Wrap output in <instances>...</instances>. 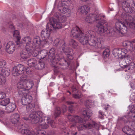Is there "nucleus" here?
Wrapping results in <instances>:
<instances>
[{
    "mask_svg": "<svg viewBox=\"0 0 135 135\" xmlns=\"http://www.w3.org/2000/svg\"><path fill=\"white\" fill-rule=\"evenodd\" d=\"M71 35L74 38H78L79 41L82 44H89L98 49L102 47L100 40L95 36V32L92 30H89L83 33L77 26L73 28L71 32Z\"/></svg>",
    "mask_w": 135,
    "mask_h": 135,
    "instance_id": "nucleus-1",
    "label": "nucleus"
},
{
    "mask_svg": "<svg viewBox=\"0 0 135 135\" xmlns=\"http://www.w3.org/2000/svg\"><path fill=\"white\" fill-rule=\"evenodd\" d=\"M67 118L69 120L72 122L74 123L70 124V127L71 130L73 128H75L76 126L77 123H82V124L79 125L78 127V129L79 131H81L86 129L84 126V122L82 118L79 116L77 115H72L68 114Z\"/></svg>",
    "mask_w": 135,
    "mask_h": 135,
    "instance_id": "nucleus-2",
    "label": "nucleus"
},
{
    "mask_svg": "<svg viewBox=\"0 0 135 135\" xmlns=\"http://www.w3.org/2000/svg\"><path fill=\"white\" fill-rule=\"evenodd\" d=\"M85 105L87 108L83 109L82 113V116L85 120H89L92 115L91 110L88 107L90 108L92 104L90 100H87L85 101Z\"/></svg>",
    "mask_w": 135,
    "mask_h": 135,
    "instance_id": "nucleus-3",
    "label": "nucleus"
},
{
    "mask_svg": "<svg viewBox=\"0 0 135 135\" xmlns=\"http://www.w3.org/2000/svg\"><path fill=\"white\" fill-rule=\"evenodd\" d=\"M122 8L126 12H135V3L133 0H127L122 3Z\"/></svg>",
    "mask_w": 135,
    "mask_h": 135,
    "instance_id": "nucleus-4",
    "label": "nucleus"
},
{
    "mask_svg": "<svg viewBox=\"0 0 135 135\" xmlns=\"http://www.w3.org/2000/svg\"><path fill=\"white\" fill-rule=\"evenodd\" d=\"M98 21L96 26L97 31L98 33L102 34L108 30V23L105 20H102V18Z\"/></svg>",
    "mask_w": 135,
    "mask_h": 135,
    "instance_id": "nucleus-5",
    "label": "nucleus"
},
{
    "mask_svg": "<svg viewBox=\"0 0 135 135\" xmlns=\"http://www.w3.org/2000/svg\"><path fill=\"white\" fill-rule=\"evenodd\" d=\"M28 69V68L26 69L23 65L19 64L14 66L12 70V74L14 76H17L19 74H22L25 70L28 74L30 73V71L29 72Z\"/></svg>",
    "mask_w": 135,
    "mask_h": 135,
    "instance_id": "nucleus-6",
    "label": "nucleus"
},
{
    "mask_svg": "<svg viewBox=\"0 0 135 135\" xmlns=\"http://www.w3.org/2000/svg\"><path fill=\"white\" fill-rule=\"evenodd\" d=\"M53 45L59 49L60 50L59 51L61 52V54H62V52L65 51V50L66 43L65 41L63 40H60L59 38H56L53 43Z\"/></svg>",
    "mask_w": 135,
    "mask_h": 135,
    "instance_id": "nucleus-7",
    "label": "nucleus"
},
{
    "mask_svg": "<svg viewBox=\"0 0 135 135\" xmlns=\"http://www.w3.org/2000/svg\"><path fill=\"white\" fill-rule=\"evenodd\" d=\"M43 116V113L41 112L38 111L37 113L32 114L30 115V120L32 123L36 124L39 122L40 119H42Z\"/></svg>",
    "mask_w": 135,
    "mask_h": 135,
    "instance_id": "nucleus-8",
    "label": "nucleus"
},
{
    "mask_svg": "<svg viewBox=\"0 0 135 135\" xmlns=\"http://www.w3.org/2000/svg\"><path fill=\"white\" fill-rule=\"evenodd\" d=\"M101 18V16L98 14H90L86 16L85 20L86 22L91 24L94 22L97 23L99 22L98 21Z\"/></svg>",
    "mask_w": 135,
    "mask_h": 135,
    "instance_id": "nucleus-9",
    "label": "nucleus"
},
{
    "mask_svg": "<svg viewBox=\"0 0 135 135\" xmlns=\"http://www.w3.org/2000/svg\"><path fill=\"white\" fill-rule=\"evenodd\" d=\"M83 118L84 120V123L85 128L86 129H89L93 128L98 129L100 127L99 124L97 123L95 121L92 120L90 122H87L85 121V120H85L84 118ZM90 119V118L89 120Z\"/></svg>",
    "mask_w": 135,
    "mask_h": 135,
    "instance_id": "nucleus-10",
    "label": "nucleus"
},
{
    "mask_svg": "<svg viewBox=\"0 0 135 135\" xmlns=\"http://www.w3.org/2000/svg\"><path fill=\"white\" fill-rule=\"evenodd\" d=\"M115 25V28L118 32L122 34H124L127 33V28L126 23L119 21L117 22Z\"/></svg>",
    "mask_w": 135,
    "mask_h": 135,
    "instance_id": "nucleus-11",
    "label": "nucleus"
},
{
    "mask_svg": "<svg viewBox=\"0 0 135 135\" xmlns=\"http://www.w3.org/2000/svg\"><path fill=\"white\" fill-rule=\"evenodd\" d=\"M56 52L55 49L54 48H52L49 50L48 58L50 60V61H54L55 60H59V54H60V53L58 51V53H56L55 55Z\"/></svg>",
    "mask_w": 135,
    "mask_h": 135,
    "instance_id": "nucleus-12",
    "label": "nucleus"
},
{
    "mask_svg": "<svg viewBox=\"0 0 135 135\" xmlns=\"http://www.w3.org/2000/svg\"><path fill=\"white\" fill-rule=\"evenodd\" d=\"M50 117H49L43 116L40 119L39 124L41 127L44 129H46L49 127L48 125Z\"/></svg>",
    "mask_w": 135,
    "mask_h": 135,
    "instance_id": "nucleus-13",
    "label": "nucleus"
},
{
    "mask_svg": "<svg viewBox=\"0 0 135 135\" xmlns=\"http://www.w3.org/2000/svg\"><path fill=\"white\" fill-rule=\"evenodd\" d=\"M32 53V51L31 48H26L22 51L20 53V56L21 58L24 60L29 57Z\"/></svg>",
    "mask_w": 135,
    "mask_h": 135,
    "instance_id": "nucleus-14",
    "label": "nucleus"
},
{
    "mask_svg": "<svg viewBox=\"0 0 135 135\" xmlns=\"http://www.w3.org/2000/svg\"><path fill=\"white\" fill-rule=\"evenodd\" d=\"M50 21L51 25L56 30L61 29L62 28V25L61 23L60 22L57 21L55 18H50Z\"/></svg>",
    "mask_w": 135,
    "mask_h": 135,
    "instance_id": "nucleus-15",
    "label": "nucleus"
},
{
    "mask_svg": "<svg viewBox=\"0 0 135 135\" xmlns=\"http://www.w3.org/2000/svg\"><path fill=\"white\" fill-rule=\"evenodd\" d=\"M15 44L12 41H9L7 44L6 50L7 53L12 54L15 51L16 47Z\"/></svg>",
    "mask_w": 135,
    "mask_h": 135,
    "instance_id": "nucleus-16",
    "label": "nucleus"
},
{
    "mask_svg": "<svg viewBox=\"0 0 135 135\" xmlns=\"http://www.w3.org/2000/svg\"><path fill=\"white\" fill-rule=\"evenodd\" d=\"M32 100V97L28 94L23 97L21 99V102L23 105H27L30 103Z\"/></svg>",
    "mask_w": 135,
    "mask_h": 135,
    "instance_id": "nucleus-17",
    "label": "nucleus"
},
{
    "mask_svg": "<svg viewBox=\"0 0 135 135\" xmlns=\"http://www.w3.org/2000/svg\"><path fill=\"white\" fill-rule=\"evenodd\" d=\"M60 54L59 55V60H55L54 61L61 66H65L66 67H68L69 66L68 62L64 58H61L60 56Z\"/></svg>",
    "mask_w": 135,
    "mask_h": 135,
    "instance_id": "nucleus-18",
    "label": "nucleus"
},
{
    "mask_svg": "<svg viewBox=\"0 0 135 135\" xmlns=\"http://www.w3.org/2000/svg\"><path fill=\"white\" fill-rule=\"evenodd\" d=\"M54 17L57 18L60 21L62 22H65L66 20V17L63 14H61L60 13L58 12L55 13L54 15Z\"/></svg>",
    "mask_w": 135,
    "mask_h": 135,
    "instance_id": "nucleus-19",
    "label": "nucleus"
},
{
    "mask_svg": "<svg viewBox=\"0 0 135 135\" xmlns=\"http://www.w3.org/2000/svg\"><path fill=\"white\" fill-rule=\"evenodd\" d=\"M23 42L26 44V48H31L32 47V45L31 43V39L29 36L25 37L23 38Z\"/></svg>",
    "mask_w": 135,
    "mask_h": 135,
    "instance_id": "nucleus-20",
    "label": "nucleus"
},
{
    "mask_svg": "<svg viewBox=\"0 0 135 135\" xmlns=\"http://www.w3.org/2000/svg\"><path fill=\"white\" fill-rule=\"evenodd\" d=\"M90 9L89 7L85 5L80 7L78 9V11L81 13L86 14Z\"/></svg>",
    "mask_w": 135,
    "mask_h": 135,
    "instance_id": "nucleus-21",
    "label": "nucleus"
},
{
    "mask_svg": "<svg viewBox=\"0 0 135 135\" xmlns=\"http://www.w3.org/2000/svg\"><path fill=\"white\" fill-rule=\"evenodd\" d=\"M123 131L128 135H134L135 134L134 131L128 126L125 127L122 129Z\"/></svg>",
    "mask_w": 135,
    "mask_h": 135,
    "instance_id": "nucleus-22",
    "label": "nucleus"
},
{
    "mask_svg": "<svg viewBox=\"0 0 135 135\" xmlns=\"http://www.w3.org/2000/svg\"><path fill=\"white\" fill-rule=\"evenodd\" d=\"M20 115L17 113H15L11 116V122L13 124H16L20 119Z\"/></svg>",
    "mask_w": 135,
    "mask_h": 135,
    "instance_id": "nucleus-23",
    "label": "nucleus"
},
{
    "mask_svg": "<svg viewBox=\"0 0 135 135\" xmlns=\"http://www.w3.org/2000/svg\"><path fill=\"white\" fill-rule=\"evenodd\" d=\"M18 93L20 97H21L28 94L29 90L27 89H17Z\"/></svg>",
    "mask_w": 135,
    "mask_h": 135,
    "instance_id": "nucleus-24",
    "label": "nucleus"
},
{
    "mask_svg": "<svg viewBox=\"0 0 135 135\" xmlns=\"http://www.w3.org/2000/svg\"><path fill=\"white\" fill-rule=\"evenodd\" d=\"M15 108L16 105L14 103H9L6 107V109L8 113H10L13 112Z\"/></svg>",
    "mask_w": 135,
    "mask_h": 135,
    "instance_id": "nucleus-25",
    "label": "nucleus"
},
{
    "mask_svg": "<svg viewBox=\"0 0 135 135\" xmlns=\"http://www.w3.org/2000/svg\"><path fill=\"white\" fill-rule=\"evenodd\" d=\"M33 42L35 44H37L39 45H43L45 44L46 42L45 40L43 39V40H41L40 37H36L33 39Z\"/></svg>",
    "mask_w": 135,
    "mask_h": 135,
    "instance_id": "nucleus-26",
    "label": "nucleus"
},
{
    "mask_svg": "<svg viewBox=\"0 0 135 135\" xmlns=\"http://www.w3.org/2000/svg\"><path fill=\"white\" fill-rule=\"evenodd\" d=\"M50 31L47 30V29L43 30L41 33V36L42 37L44 40L47 39L49 37L50 34Z\"/></svg>",
    "mask_w": 135,
    "mask_h": 135,
    "instance_id": "nucleus-27",
    "label": "nucleus"
},
{
    "mask_svg": "<svg viewBox=\"0 0 135 135\" xmlns=\"http://www.w3.org/2000/svg\"><path fill=\"white\" fill-rule=\"evenodd\" d=\"M37 61L35 58H31L28 59L27 64L30 67H34L37 65Z\"/></svg>",
    "mask_w": 135,
    "mask_h": 135,
    "instance_id": "nucleus-28",
    "label": "nucleus"
},
{
    "mask_svg": "<svg viewBox=\"0 0 135 135\" xmlns=\"http://www.w3.org/2000/svg\"><path fill=\"white\" fill-rule=\"evenodd\" d=\"M69 44L70 46L74 49L77 48L78 46V42L73 39H71L70 40Z\"/></svg>",
    "mask_w": 135,
    "mask_h": 135,
    "instance_id": "nucleus-29",
    "label": "nucleus"
},
{
    "mask_svg": "<svg viewBox=\"0 0 135 135\" xmlns=\"http://www.w3.org/2000/svg\"><path fill=\"white\" fill-rule=\"evenodd\" d=\"M10 70L9 69L4 67L1 70L2 72L3 75L8 76L10 74Z\"/></svg>",
    "mask_w": 135,
    "mask_h": 135,
    "instance_id": "nucleus-30",
    "label": "nucleus"
},
{
    "mask_svg": "<svg viewBox=\"0 0 135 135\" xmlns=\"http://www.w3.org/2000/svg\"><path fill=\"white\" fill-rule=\"evenodd\" d=\"M125 50L124 49H118L116 50V54L118 57H121L126 54V53L124 52Z\"/></svg>",
    "mask_w": 135,
    "mask_h": 135,
    "instance_id": "nucleus-31",
    "label": "nucleus"
},
{
    "mask_svg": "<svg viewBox=\"0 0 135 135\" xmlns=\"http://www.w3.org/2000/svg\"><path fill=\"white\" fill-rule=\"evenodd\" d=\"M25 83L21 81L18 82L17 84V89H26L25 88Z\"/></svg>",
    "mask_w": 135,
    "mask_h": 135,
    "instance_id": "nucleus-32",
    "label": "nucleus"
},
{
    "mask_svg": "<svg viewBox=\"0 0 135 135\" xmlns=\"http://www.w3.org/2000/svg\"><path fill=\"white\" fill-rule=\"evenodd\" d=\"M26 105V108L28 111H32V110H34L33 109L35 106V104L34 103L31 104L30 103Z\"/></svg>",
    "mask_w": 135,
    "mask_h": 135,
    "instance_id": "nucleus-33",
    "label": "nucleus"
},
{
    "mask_svg": "<svg viewBox=\"0 0 135 135\" xmlns=\"http://www.w3.org/2000/svg\"><path fill=\"white\" fill-rule=\"evenodd\" d=\"M134 110L133 108L128 113V114L129 117H130L133 120L135 121V112H133V111Z\"/></svg>",
    "mask_w": 135,
    "mask_h": 135,
    "instance_id": "nucleus-34",
    "label": "nucleus"
},
{
    "mask_svg": "<svg viewBox=\"0 0 135 135\" xmlns=\"http://www.w3.org/2000/svg\"><path fill=\"white\" fill-rule=\"evenodd\" d=\"M25 84V87L28 89L31 88L33 85V84L32 81L28 80L26 82Z\"/></svg>",
    "mask_w": 135,
    "mask_h": 135,
    "instance_id": "nucleus-35",
    "label": "nucleus"
},
{
    "mask_svg": "<svg viewBox=\"0 0 135 135\" xmlns=\"http://www.w3.org/2000/svg\"><path fill=\"white\" fill-rule=\"evenodd\" d=\"M10 99L8 98L2 100L0 103V104L3 106H6L9 103Z\"/></svg>",
    "mask_w": 135,
    "mask_h": 135,
    "instance_id": "nucleus-36",
    "label": "nucleus"
},
{
    "mask_svg": "<svg viewBox=\"0 0 135 135\" xmlns=\"http://www.w3.org/2000/svg\"><path fill=\"white\" fill-rule=\"evenodd\" d=\"M61 110L60 108L57 107L55 110L54 115L56 117H58L61 114Z\"/></svg>",
    "mask_w": 135,
    "mask_h": 135,
    "instance_id": "nucleus-37",
    "label": "nucleus"
},
{
    "mask_svg": "<svg viewBox=\"0 0 135 135\" xmlns=\"http://www.w3.org/2000/svg\"><path fill=\"white\" fill-rule=\"evenodd\" d=\"M73 96L75 98L77 99L81 98L82 97V95L80 92L79 91H77V93L73 94Z\"/></svg>",
    "mask_w": 135,
    "mask_h": 135,
    "instance_id": "nucleus-38",
    "label": "nucleus"
},
{
    "mask_svg": "<svg viewBox=\"0 0 135 135\" xmlns=\"http://www.w3.org/2000/svg\"><path fill=\"white\" fill-rule=\"evenodd\" d=\"M109 50L108 49H105L103 52V57L105 58L108 57L109 55Z\"/></svg>",
    "mask_w": 135,
    "mask_h": 135,
    "instance_id": "nucleus-39",
    "label": "nucleus"
},
{
    "mask_svg": "<svg viewBox=\"0 0 135 135\" xmlns=\"http://www.w3.org/2000/svg\"><path fill=\"white\" fill-rule=\"evenodd\" d=\"M6 79L2 74L0 73V84L2 85L4 84L6 82Z\"/></svg>",
    "mask_w": 135,
    "mask_h": 135,
    "instance_id": "nucleus-40",
    "label": "nucleus"
},
{
    "mask_svg": "<svg viewBox=\"0 0 135 135\" xmlns=\"http://www.w3.org/2000/svg\"><path fill=\"white\" fill-rule=\"evenodd\" d=\"M60 11L62 13L65 14L69 13L70 12V10L66 6L61 8V11Z\"/></svg>",
    "mask_w": 135,
    "mask_h": 135,
    "instance_id": "nucleus-41",
    "label": "nucleus"
},
{
    "mask_svg": "<svg viewBox=\"0 0 135 135\" xmlns=\"http://www.w3.org/2000/svg\"><path fill=\"white\" fill-rule=\"evenodd\" d=\"M42 59H40L39 61V63L38 65L40 66V69H42L44 68L45 66V64L44 62V61Z\"/></svg>",
    "mask_w": 135,
    "mask_h": 135,
    "instance_id": "nucleus-42",
    "label": "nucleus"
},
{
    "mask_svg": "<svg viewBox=\"0 0 135 135\" xmlns=\"http://www.w3.org/2000/svg\"><path fill=\"white\" fill-rule=\"evenodd\" d=\"M21 133L23 134L29 135L31 133L30 131L27 129H22L21 130Z\"/></svg>",
    "mask_w": 135,
    "mask_h": 135,
    "instance_id": "nucleus-43",
    "label": "nucleus"
},
{
    "mask_svg": "<svg viewBox=\"0 0 135 135\" xmlns=\"http://www.w3.org/2000/svg\"><path fill=\"white\" fill-rule=\"evenodd\" d=\"M40 51V54H41L43 58L45 57L47 54V52L45 50H41Z\"/></svg>",
    "mask_w": 135,
    "mask_h": 135,
    "instance_id": "nucleus-44",
    "label": "nucleus"
},
{
    "mask_svg": "<svg viewBox=\"0 0 135 135\" xmlns=\"http://www.w3.org/2000/svg\"><path fill=\"white\" fill-rule=\"evenodd\" d=\"M62 52H64L65 54L67 55V56L69 58H70V57H71L72 55L71 52L68 50H65V51Z\"/></svg>",
    "mask_w": 135,
    "mask_h": 135,
    "instance_id": "nucleus-45",
    "label": "nucleus"
},
{
    "mask_svg": "<svg viewBox=\"0 0 135 135\" xmlns=\"http://www.w3.org/2000/svg\"><path fill=\"white\" fill-rule=\"evenodd\" d=\"M27 76L25 75H22L20 77V80L21 81L23 82H25L26 83V82L27 80Z\"/></svg>",
    "mask_w": 135,
    "mask_h": 135,
    "instance_id": "nucleus-46",
    "label": "nucleus"
},
{
    "mask_svg": "<svg viewBox=\"0 0 135 135\" xmlns=\"http://www.w3.org/2000/svg\"><path fill=\"white\" fill-rule=\"evenodd\" d=\"M42 134V131L39 130L37 131L36 133L34 132H31L29 135H41Z\"/></svg>",
    "mask_w": 135,
    "mask_h": 135,
    "instance_id": "nucleus-47",
    "label": "nucleus"
},
{
    "mask_svg": "<svg viewBox=\"0 0 135 135\" xmlns=\"http://www.w3.org/2000/svg\"><path fill=\"white\" fill-rule=\"evenodd\" d=\"M49 124L51 125V126L53 128H54L55 127V123L54 121L50 119V120H49Z\"/></svg>",
    "mask_w": 135,
    "mask_h": 135,
    "instance_id": "nucleus-48",
    "label": "nucleus"
},
{
    "mask_svg": "<svg viewBox=\"0 0 135 135\" xmlns=\"http://www.w3.org/2000/svg\"><path fill=\"white\" fill-rule=\"evenodd\" d=\"M40 51L38 50H37V49L35 50L32 54V55L33 56L36 57L40 54Z\"/></svg>",
    "mask_w": 135,
    "mask_h": 135,
    "instance_id": "nucleus-49",
    "label": "nucleus"
},
{
    "mask_svg": "<svg viewBox=\"0 0 135 135\" xmlns=\"http://www.w3.org/2000/svg\"><path fill=\"white\" fill-rule=\"evenodd\" d=\"M6 97V94L3 92H0V99H3Z\"/></svg>",
    "mask_w": 135,
    "mask_h": 135,
    "instance_id": "nucleus-50",
    "label": "nucleus"
},
{
    "mask_svg": "<svg viewBox=\"0 0 135 135\" xmlns=\"http://www.w3.org/2000/svg\"><path fill=\"white\" fill-rule=\"evenodd\" d=\"M71 89L73 92H74L76 91H78V88L76 85H74L72 86Z\"/></svg>",
    "mask_w": 135,
    "mask_h": 135,
    "instance_id": "nucleus-51",
    "label": "nucleus"
},
{
    "mask_svg": "<svg viewBox=\"0 0 135 135\" xmlns=\"http://www.w3.org/2000/svg\"><path fill=\"white\" fill-rule=\"evenodd\" d=\"M5 61H0V68H2L5 65Z\"/></svg>",
    "mask_w": 135,
    "mask_h": 135,
    "instance_id": "nucleus-52",
    "label": "nucleus"
},
{
    "mask_svg": "<svg viewBox=\"0 0 135 135\" xmlns=\"http://www.w3.org/2000/svg\"><path fill=\"white\" fill-rule=\"evenodd\" d=\"M61 2H60V1L59 2L58 4L57 8L59 11H61V8H62V5L61 4Z\"/></svg>",
    "mask_w": 135,
    "mask_h": 135,
    "instance_id": "nucleus-53",
    "label": "nucleus"
},
{
    "mask_svg": "<svg viewBox=\"0 0 135 135\" xmlns=\"http://www.w3.org/2000/svg\"><path fill=\"white\" fill-rule=\"evenodd\" d=\"M19 34V32L18 30H16L14 31L13 33V36L14 37L18 36Z\"/></svg>",
    "mask_w": 135,
    "mask_h": 135,
    "instance_id": "nucleus-54",
    "label": "nucleus"
},
{
    "mask_svg": "<svg viewBox=\"0 0 135 135\" xmlns=\"http://www.w3.org/2000/svg\"><path fill=\"white\" fill-rule=\"evenodd\" d=\"M129 27L131 28L135 29V23L132 22L130 23Z\"/></svg>",
    "mask_w": 135,
    "mask_h": 135,
    "instance_id": "nucleus-55",
    "label": "nucleus"
},
{
    "mask_svg": "<svg viewBox=\"0 0 135 135\" xmlns=\"http://www.w3.org/2000/svg\"><path fill=\"white\" fill-rule=\"evenodd\" d=\"M74 107L73 106L71 105H70L69 107V110L70 112L72 113L73 112Z\"/></svg>",
    "mask_w": 135,
    "mask_h": 135,
    "instance_id": "nucleus-56",
    "label": "nucleus"
},
{
    "mask_svg": "<svg viewBox=\"0 0 135 135\" xmlns=\"http://www.w3.org/2000/svg\"><path fill=\"white\" fill-rule=\"evenodd\" d=\"M99 117L101 119H102L104 115V113L100 110L99 112Z\"/></svg>",
    "mask_w": 135,
    "mask_h": 135,
    "instance_id": "nucleus-57",
    "label": "nucleus"
},
{
    "mask_svg": "<svg viewBox=\"0 0 135 135\" xmlns=\"http://www.w3.org/2000/svg\"><path fill=\"white\" fill-rule=\"evenodd\" d=\"M62 109L63 113L65 112L67 110V106L65 105H63L62 107Z\"/></svg>",
    "mask_w": 135,
    "mask_h": 135,
    "instance_id": "nucleus-58",
    "label": "nucleus"
},
{
    "mask_svg": "<svg viewBox=\"0 0 135 135\" xmlns=\"http://www.w3.org/2000/svg\"><path fill=\"white\" fill-rule=\"evenodd\" d=\"M60 2H61V4L62 5V7H64L67 6V4L61 1H60Z\"/></svg>",
    "mask_w": 135,
    "mask_h": 135,
    "instance_id": "nucleus-59",
    "label": "nucleus"
},
{
    "mask_svg": "<svg viewBox=\"0 0 135 135\" xmlns=\"http://www.w3.org/2000/svg\"><path fill=\"white\" fill-rule=\"evenodd\" d=\"M127 0H118V2L119 3H122H122L123 2H125Z\"/></svg>",
    "mask_w": 135,
    "mask_h": 135,
    "instance_id": "nucleus-60",
    "label": "nucleus"
},
{
    "mask_svg": "<svg viewBox=\"0 0 135 135\" xmlns=\"http://www.w3.org/2000/svg\"><path fill=\"white\" fill-rule=\"evenodd\" d=\"M66 103L68 105H71L72 104H73L74 103L73 102H72L70 101H68L66 102Z\"/></svg>",
    "mask_w": 135,
    "mask_h": 135,
    "instance_id": "nucleus-61",
    "label": "nucleus"
},
{
    "mask_svg": "<svg viewBox=\"0 0 135 135\" xmlns=\"http://www.w3.org/2000/svg\"><path fill=\"white\" fill-rule=\"evenodd\" d=\"M4 113V110H0V115L1 116Z\"/></svg>",
    "mask_w": 135,
    "mask_h": 135,
    "instance_id": "nucleus-62",
    "label": "nucleus"
},
{
    "mask_svg": "<svg viewBox=\"0 0 135 135\" xmlns=\"http://www.w3.org/2000/svg\"><path fill=\"white\" fill-rule=\"evenodd\" d=\"M9 28L12 29V30H14L15 29L14 26L12 25H10Z\"/></svg>",
    "mask_w": 135,
    "mask_h": 135,
    "instance_id": "nucleus-63",
    "label": "nucleus"
},
{
    "mask_svg": "<svg viewBox=\"0 0 135 135\" xmlns=\"http://www.w3.org/2000/svg\"><path fill=\"white\" fill-rule=\"evenodd\" d=\"M69 0H61V1L65 2V3L68 4V2Z\"/></svg>",
    "mask_w": 135,
    "mask_h": 135,
    "instance_id": "nucleus-64",
    "label": "nucleus"
}]
</instances>
